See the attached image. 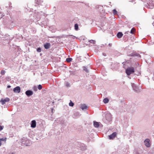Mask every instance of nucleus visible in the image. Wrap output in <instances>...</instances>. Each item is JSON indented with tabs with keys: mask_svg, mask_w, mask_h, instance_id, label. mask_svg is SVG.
I'll use <instances>...</instances> for the list:
<instances>
[{
	"mask_svg": "<svg viewBox=\"0 0 154 154\" xmlns=\"http://www.w3.org/2000/svg\"><path fill=\"white\" fill-rule=\"evenodd\" d=\"M37 51L38 52H41V49L40 48H38L37 49Z\"/></svg>",
	"mask_w": 154,
	"mask_h": 154,
	"instance_id": "nucleus-24",
	"label": "nucleus"
},
{
	"mask_svg": "<svg viewBox=\"0 0 154 154\" xmlns=\"http://www.w3.org/2000/svg\"><path fill=\"white\" fill-rule=\"evenodd\" d=\"M9 154H15L13 152H11Z\"/></svg>",
	"mask_w": 154,
	"mask_h": 154,
	"instance_id": "nucleus-38",
	"label": "nucleus"
},
{
	"mask_svg": "<svg viewBox=\"0 0 154 154\" xmlns=\"http://www.w3.org/2000/svg\"><path fill=\"white\" fill-rule=\"evenodd\" d=\"M10 100V99L8 98H6L5 99H2L0 101L2 105L5 104L6 102H8Z\"/></svg>",
	"mask_w": 154,
	"mask_h": 154,
	"instance_id": "nucleus-2",
	"label": "nucleus"
},
{
	"mask_svg": "<svg viewBox=\"0 0 154 154\" xmlns=\"http://www.w3.org/2000/svg\"><path fill=\"white\" fill-rule=\"evenodd\" d=\"M5 70H2L1 71V74L2 75H4L5 74Z\"/></svg>",
	"mask_w": 154,
	"mask_h": 154,
	"instance_id": "nucleus-22",
	"label": "nucleus"
},
{
	"mask_svg": "<svg viewBox=\"0 0 154 154\" xmlns=\"http://www.w3.org/2000/svg\"><path fill=\"white\" fill-rule=\"evenodd\" d=\"M106 117V120L108 121H110L111 120V116L110 114H107Z\"/></svg>",
	"mask_w": 154,
	"mask_h": 154,
	"instance_id": "nucleus-11",
	"label": "nucleus"
},
{
	"mask_svg": "<svg viewBox=\"0 0 154 154\" xmlns=\"http://www.w3.org/2000/svg\"><path fill=\"white\" fill-rule=\"evenodd\" d=\"M53 111V109H52V111Z\"/></svg>",
	"mask_w": 154,
	"mask_h": 154,
	"instance_id": "nucleus-44",
	"label": "nucleus"
},
{
	"mask_svg": "<svg viewBox=\"0 0 154 154\" xmlns=\"http://www.w3.org/2000/svg\"><path fill=\"white\" fill-rule=\"evenodd\" d=\"M135 54L132 53L131 54H130L128 56L130 57H134V56H135Z\"/></svg>",
	"mask_w": 154,
	"mask_h": 154,
	"instance_id": "nucleus-25",
	"label": "nucleus"
},
{
	"mask_svg": "<svg viewBox=\"0 0 154 154\" xmlns=\"http://www.w3.org/2000/svg\"><path fill=\"white\" fill-rule=\"evenodd\" d=\"M89 42L90 43H92L93 44H95L96 42V41L95 40H91L89 41Z\"/></svg>",
	"mask_w": 154,
	"mask_h": 154,
	"instance_id": "nucleus-21",
	"label": "nucleus"
},
{
	"mask_svg": "<svg viewBox=\"0 0 154 154\" xmlns=\"http://www.w3.org/2000/svg\"><path fill=\"white\" fill-rule=\"evenodd\" d=\"M75 29V30H77L78 29V25L77 23H76L74 25Z\"/></svg>",
	"mask_w": 154,
	"mask_h": 154,
	"instance_id": "nucleus-18",
	"label": "nucleus"
},
{
	"mask_svg": "<svg viewBox=\"0 0 154 154\" xmlns=\"http://www.w3.org/2000/svg\"><path fill=\"white\" fill-rule=\"evenodd\" d=\"M124 63H125V62H123V63H122V64H123V65H124V66L125 65V64H124Z\"/></svg>",
	"mask_w": 154,
	"mask_h": 154,
	"instance_id": "nucleus-40",
	"label": "nucleus"
},
{
	"mask_svg": "<svg viewBox=\"0 0 154 154\" xmlns=\"http://www.w3.org/2000/svg\"><path fill=\"white\" fill-rule=\"evenodd\" d=\"M66 86L67 87H70L69 84L68 82H66Z\"/></svg>",
	"mask_w": 154,
	"mask_h": 154,
	"instance_id": "nucleus-28",
	"label": "nucleus"
},
{
	"mask_svg": "<svg viewBox=\"0 0 154 154\" xmlns=\"http://www.w3.org/2000/svg\"><path fill=\"white\" fill-rule=\"evenodd\" d=\"M53 111V109H52V111Z\"/></svg>",
	"mask_w": 154,
	"mask_h": 154,
	"instance_id": "nucleus-43",
	"label": "nucleus"
},
{
	"mask_svg": "<svg viewBox=\"0 0 154 154\" xmlns=\"http://www.w3.org/2000/svg\"><path fill=\"white\" fill-rule=\"evenodd\" d=\"M80 107L82 110H84L85 109H87L88 108V106L86 105L85 104H83L81 105Z\"/></svg>",
	"mask_w": 154,
	"mask_h": 154,
	"instance_id": "nucleus-9",
	"label": "nucleus"
},
{
	"mask_svg": "<svg viewBox=\"0 0 154 154\" xmlns=\"http://www.w3.org/2000/svg\"><path fill=\"white\" fill-rule=\"evenodd\" d=\"M11 87V86L10 85H8L7 86L8 88H10Z\"/></svg>",
	"mask_w": 154,
	"mask_h": 154,
	"instance_id": "nucleus-37",
	"label": "nucleus"
},
{
	"mask_svg": "<svg viewBox=\"0 0 154 154\" xmlns=\"http://www.w3.org/2000/svg\"><path fill=\"white\" fill-rule=\"evenodd\" d=\"M153 75H154V77H153V80H154V72Z\"/></svg>",
	"mask_w": 154,
	"mask_h": 154,
	"instance_id": "nucleus-41",
	"label": "nucleus"
},
{
	"mask_svg": "<svg viewBox=\"0 0 154 154\" xmlns=\"http://www.w3.org/2000/svg\"><path fill=\"white\" fill-rule=\"evenodd\" d=\"M36 126V122L35 120H33L32 121L31 124V127L32 128H35Z\"/></svg>",
	"mask_w": 154,
	"mask_h": 154,
	"instance_id": "nucleus-6",
	"label": "nucleus"
},
{
	"mask_svg": "<svg viewBox=\"0 0 154 154\" xmlns=\"http://www.w3.org/2000/svg\"><path fill=\"white\" fill-rule=\"evenodd\" d=\"M84 69L86 71H87V68H86V67H84Z\"/></svg>",
	"mask_w": 154,
	"mask_h": 154,
	"instance_id": "nucleus-33",
	"label": "nucleus"
},
{
	"mask_svg": "<svg viewBox=\"0 0 154 154\" xmlns=\"http://www.w3.org/2000/svg\"><path fill=\"white\" fill-rule=\"evenodd\" d=\"M40 1V0H35V3H36L37 4H38L39 2Z\"/></svg>",
	"mask_w": 154,
	"mask_h": 154,
	"instance_id": "nucleus-26",
	"label": "nucleus"
},
{
	"mask_svg": "<svg viewBox=\"0 0 154 154\" xmlns=\"http://www.w3.org/2000/svg\"><path fill=\"white\" fill-rule=\"evenodd\" d=\"M72 59L71 58H68L66 59V61L67 62H69L72 61Z\"/></svg>",
	"mask_w": 154,
	"mask_h": 154,
	"instance_id": "nucleus-15",
	"label": "nucleus"
},
{
	"mask_svg": "<svg viewBox=\"0 0 154 154\" xmlns=\"http://www.w3.org/2000/svg\"><path fill=\"white\" fill-rule=\"evenodd\" d=\"M33 90L35 91H37V87L36 86H35L33 87Z\"/></svg>",
	"mask_w": 154,
	"mask_h": 154,
	"instance_id": "nucleus-30",
	"label": "nucleus"
},
{
	"mask_svg": "<svg viewBox=\"0 0 154 154\" xmlns=\"http://www.w3.org/2000/svg\"><path fill=\"white\" fill-rule=\"evenodd\" d=\"M150 140L148 139H146L144 141V143L145 146L147 147L150 146V144L149 143Z\"/></svg>",
	"mask_w": 154,
	"mask_h": 154,
	"instance_id": "nucleus-3",
	"label": "nucleus"
},
{
	"mask_svg": "<svg viewBox=\"0 0 154 154\" xmlns=\"http://www.w3.org/2000/svg\"><path fill=\"white\" fill-rule=\"evenodd\" d=\"M129 60H128L126 61V62L127 63H129Z\"/></svg>",
	"mask_w": 154,
	"mask_h": 154,
	"instance_id": "nucleus-36",
	"label": "nucleus"
},
{
	"mask_svg": "<svg viewBox=\"0 0 154 154\" xmlns=\"http://www.w3.org/2000/svg\"><path fill=\"white\" fill-rule=\"evenodd\" d=\"M38 88L39 90H41L42 88V87L41 85H38Z\"/></svg>",
	"mask_w": 154,
	"mask_h": 154,
	"instance_id": "nucleus-23",
	"label": "nucleus"
},
{
	"mask_svg": "<svg viewBox=\"0 0 154 154\" xmlns=\"http://www.w3.org/2000/svg\"><path fill=\"white\" fill-rule=\"evenodd\" d=\"M51 46V45L50 43H46L44 45V47L45 49H48Z\"/></svg>",
	"mask_w": 154,
	"mask_h": 154,
	"instance_id": "nucleus-10",
	"label": "nucleus"
},
{
	"mask_svg": "<svg viewBox=\"0 0 154 154\" xmlns=\"http://www.w3.org/2000/svg\"><path fill=\"white\" fill-rule=\"evenodd\" d=\"M152 24H153V26H154V23H152Z\"/></svg>",
	"mask_w": 154,
	"mask_h": 154,
	"instance_id": "nucleus-42",
	"label": "nucleus"
},
{
	"mask_svg": "<svg viewBox=\"0 0 154 154\" xmlns=\"http://www.w3.org/2000/svg\"><path fill=\"white\" fill-rule=\"evenodd\" d=\"M131 86L133 90L135 91H138V87L134 84H132L131 85Z\"/></svg>",
	"mask_w": 154,
	"mask_h": 154,
	"instance_id": "nucleus-8",
	"label": "nucleus"
},
{
	"mask_svg": "<svg viewBox=\"0 0 154 154\" xmlns=\"http://www.w3.org/2000/svg\"><path fill=\"white\" fill-rule=\"evenodd\" d=\"M3 129V127L0 125V131Z\"/></svg>",
	"mask_w": 154,
	"mask_h": 154,
	"instance_id": "nucleus-31",
	"label": "nucleus"
},
{
	"mask_svg": "<svg viewBox=\"0 0 154 154\" xmlns=\"http://www.w3.org/2000/svg\"><path fill=\"white\" fill-rule=\"evenodd\" d=\"M81 149L82 151L86 149V147L85 146H82L81 147Z\"/></svg>",
	"mask_w": 154,
	"mask_h": 154,
	"instance_id": "nucleus-16",
	"label": "nucleus"
},
{
	"mask_svg": "<svg viewBox=\"0 0 154 154\" xmlns=\"http://www.w3.org/2000/svg\"><path fill=\"white\" fill-rule=\"evenodd\" d=\"M1 142V141H0V146H1V145H2V143Z\"/></svg>",
	"mask_w": 154,
	"mask_h": 154,
	"instance_id": "nucleus-39",
	"label": "nucleus"
},
{
	"mask_svg": "<svg viewBox=\"0 0 154 154\" xmlns=\"http://www.w3.org/2000/svg\"><path fill=\"white\" fill-rule=\"evenodd\" d=\"M123 34L121 32H118L117 34V37L119 38H121L123 36Z\"/></svg>",
	"mask_w": 154,
	"mask_h": 154,
	"instance_id": "nucleus-12",
	"label": "nucleus"
},
{
	"mask_svg": "<svg viewBox=\"0 0 154 154\" xmlns=\"http://www.w3.org/2000/svg\"><path fill=\"white\" fill-rule=\"evenodd\" d=\"M40 55H41L42 54H40Z\"/></svg>",
	"mask_w": 154,
	"mask_h": 154,
	"instance_id": "nucleus-45",
	"label": "nucleus"
},
{
	"mask_svg": "<svg viewBox=\"0 0 154 154\" xmlns=\"http://www.w3.org/2000/svg\"><path fill=\"white\" fill-rule=\"evenodd\" d=\"M134 72V68L133 67H128L126 69L125 72L128 75H130L131 74Z\"/></svg>",
	"mask_w": 154,
	"mask_h": 154,
	"instance_id": "nucleus-1",
	"label": "nucleus"
},
{
	"mask_svg": "<svg viewBox=\"0 0 154 154\" xmlns=\"http://www.w3.org/2000/svg\"><path fill=\"white\" fill-rule=\"evenodd\" d=\"M94 125L96 128H98L99 126V123L96 122H94Z\"/></svg>",
	"mask_w": 154,
	"mask_h": 154,
	"instance_id": "nucleus-13",
	"label": "nucleus"
},
{
	"mask_svg": "<svg viewBox=\"0 0 154 154\" xmlns=\"http://www.w3.org/2000/svg\"><path fill=\"white\" fill-rule=\"evenodd\" d=\"M129 32V31H127L125 32V34H128V33Z\"/></svg>",
	"mask_w": 154,
	"mask_h": 154,
	"instance_id": "nucleus-35",
	"label": "nucleus"
},
{
	"mask_svg": "<svg viewBox=\"0 0 154 154\" xmlns=\"http://www.w3.org/2000/svg\"><path fill=\"white\" fill-rule=\"evenodd\" d=\"M103 54L104 56H106V53H103Z\"/></svg>",
	"mask_w": 154,
	"mask_h": 154,
	"instance_id": "nucleus-34",
	"label": "nucleus"
},
{
	"mask_svg": "<svg viewBox=\"0 0 154 154\" xmlns=\"http://www.w3.org/2000/svg\"><path fill=\"white\" fill-rule=\"evenodd\" d=\"M113 12L114 14H116L117 13V11L116 10V9H114L113 10Z\"/></svg>",
	"mask_w": 154,
	"mask_h": 154,
	"instance_id": "nucleus-27",
	"label": "nucleus"
},
{
	"mask_svg": "<svg viewBox=\"0 0 154 154\" xmlns=\"http://www.w3.org/2000/svg\"><path fill=\"white\" fill-rule=\"evenodd\" d=\"M135 29L134 28H133L131 30V31H130V33L131 34H134V32H135Z\"/></svg>",
	"mask_w": 154,
	"mask_h": 154,
	"instance_id": "nucleus-19",
	"label": "nucleus"
},
{
	"mask_svg": "<svg viewBox=\"0 0 154 154\" xmlns=\"http://www.w3.org/2000/svg\"><path fill=\"white\" fill-rule=\"evenodd\" d=\"M135 54V56H139L140 57H141V56L140 55V54Z\"/></svg>",
	"mask_w": 154,
	"mask_h": 154,
	"instance_id": "nucleus-29",
	"label": "nucleus"
},
{
	"mask_svg": "<svg viewBox=\"0 0 154 154\" xmlns=\"http://www.w3.org/2000/svg\"><path fill=\"white\" fill-rule=\"evenodd\" d=\"M116 132H113L112 134L109 136V138L110 139H112L116 136Z\"/></svg>",
	"mask_w": 154,
	"mask_h": 154,
	"instance_id": "nucleus-7",
	"label": "nucleus"
},
{
	"mask_svg": "<svg viewBox=\"0 0 154 154\" xmlns=\"http://www.w3.org/2000/svg\"><path fill=\"white\" fill-rule=\"evenodd\" d=\"M7 140V138L5 137L4 138H0V141H4L5 142Z\"/></svg>",
	"mask_w": 154,
	"mask_h": 154,
	"instance_id": "nucleus-17",
	"label": "nucleus"
},
{
	"mask_svg": "<svg viewBox=\"0 0 154 154\" xmlns=\"http://www.w3.org/2000/svg\"><path fill=\"white\" fill-rule=\"evenodd\" d=\"M109 101V99L107 98H105L103 100V102L105 103H107Z\"/></svg>",
	"mask_w": 154,
	"mask_h": 154,
	"instance_id": "nucleus-14",
	"label": "nucleus"
},
{
	"mask_svg": "<svg viewBox=\"0 0 154 154\" xmlns=\"http://www.w3.org/2000/svg\"><path fill=\"white\" fill-rule=\"evenodd\" d=\"M74 103L70 100V102L69 103V105L70 106H74Z\"/></svg>",
	"mask_w": 154,
	"mask_h": 154,
	"instance_id": "nucleus-20",
	"label": "nucleus"
},
{
	"mask_svg": "<svg viewBox=\"0 0 154 154\" xmlns=\"http://www.w3.org/2000/svg\"><path fill=\"white\" fill-rule=\"evenodd\" d=\"M112 43H109L108 44V45L109 47H111L112 46Z\"/></svg>",
	"mask_w": 154,
	"mask_h": 154,
	"instance_id": "nucleus-32",
	"label": "nucleus"
},
{
	"mask_svg": "<svg viewBox=\"0 0 154 154\" xmlns=\"http://www.w3.org/2000/svg\"><path fill=\"white\" fill-rule=\"evenodd\" d=\"M25 94L27 96H29L32 95L33 93L31 90H27L26 91Z\"/></svg>",
	"mask_w": 154,
	"mask_h": 154,
	"instance_id": "nucleus-5",
	"label": "nucleus"
},
{
	"mask_svg": "<svg viewBox=\"0 0 154 154\" xmlns=\"http://www.w3.org/2000/svg\"><path fill=\"white\" fill-rule=\"evenodd\" d=\"M14 91L16 93H19L20 91V88L19 86H17L14 88Z\"/></svg>",
	"mask_w": 154,
	"mask_h": 154,
	"instance_id": "nucleus-4",
	"label": "nucleus"
}]
</instances>
